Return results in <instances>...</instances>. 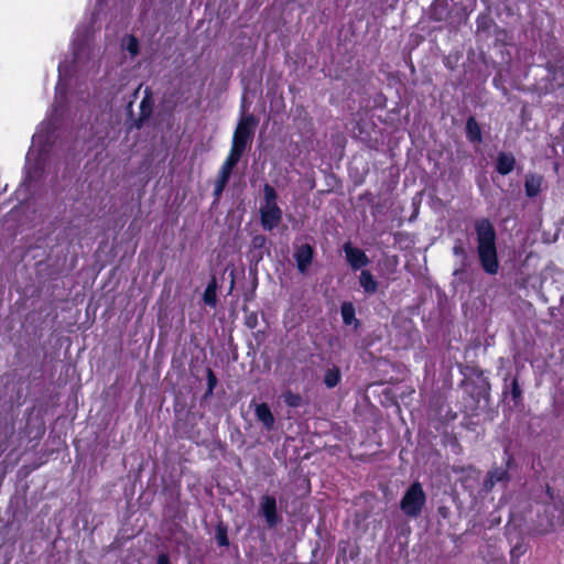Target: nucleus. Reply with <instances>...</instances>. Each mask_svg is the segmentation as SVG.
Wrapping results in <instances>:
<instances>
[{
  "label": "nucleus",
  "instance_id": "nucleus-21",
  "mask_svg": "<svg viewBox=\"0 0 564 564\" xmlns=\"http://www.w3.org/2000/svg\"><path fill=\"white\" fill-rule=\"evenodd\" d=\"M283 400H284L286 405L292 406V408L299 406L301 404V401H302V399H301V397L299 394H295V393H292V392L284 393Z\"/></svg>",
  "mask_w": 564,
  "mask_h": 564
},
{
  "label": "nucleus",
  "instance_id": "nucleus-28",
  "mask_svg": "<svg viewBox=\"0 0 564 564\" xmlns=\"http://www.w3.org/2000/svg\"><path fill=\"white\" fill-rule=\"evenodd\" d=\"M74 46H76V42L75 41H74ZM74 55H75V58H78L77 47H74Z\"/></svg>",
  "mask_w": 564,
  "mask_h": 564
},
{
  "label": "nucleus",
  "instance_id": "nucleus-8",
  "mask_svg": "<svg viewBox=\"0 0 564 564\" xmlns=\"http://www.w3.org/2000/svg\"><path fill=\"white\" fill-rule=\"evenodd\" d=\"M313 248L307 243L296 248L294 258L296 261V267L301 273H305L307 271L313 260Z\"/></svg>",
  "mask_w": 564,
  "mask_h": 564
},
{
  "label": "nucleus",
  "instance_id": "nucleus-2",
  "mask_svg": "<svg viewBox=\"0 0 564 564\" xmlns=\"http://www.w3.org/2000/svg\"><path fill=\"white\" fill-rule=\"evenodd\" d=\"M278 194L275 189L265 184L263 186V202L260 205V220L264 230L271 231L276 228L282 220V210L278 206Z\"/></svg>",
  "mask_w": 564,
  "mask_h": 564
},
{
  "label": "nucleus",
  "instance_id": "nucleus-20",
  "mask_svg": "<svg viewBox=\"0 0 564 564\" xmlns=\"http://www.w3.org/2000/svg\"><path fill=\"white\" fill-rule=\"evenodd\" d=\"M242 156V153H239L238 151L230 150V153L226 161L224 162L223 166L230 170L232 172L236 164L239 162L240 158Z\"/></svg>",
  "mask_w": 564,
  "mask_h": 564
},
{
  "label": "nucleus",
  "instance_id": "nucleus-16",
  "mask_svg": "<svg viewBox=\"0 0 564 564\" xmlns=\"http://www.w3.org/2000/svg\"><path fill=\"white\" fill-rule=\"evenodd\" d=\"M216 290H217V284H216L215 279H213L212 282L205 289V292L203 295L204 303L210 307H215L216 303H217Z\"/></svg>",
  "mask_w": 564,
  "mask_h": 564
},
{
  "label": "nucleus",
  "instance_id": "nucleus-23",
  "mask_svg": "<svg viewBox=\"0 0 564 564\" xmlns=\"http://www.w3.org/2000/svg\"><path fill=\"white\" fill-rule=\"evenodd\" d=\"M216 540H217V543L220 545V546H227L228 545V538H227V531L226 529L219 527L217 529V533H216Z\"/></svg>",
  "mask_w": 564,
  "mask_h": 564
},
{
  "label": "nucleus",
  "instance_id": "nucleus-13",
  "mask_svg": "<svg viewBox=\"0 0 564 564\" xmlns=\"http://www.w3.org/2000/svg\"><path fill=\"white\" fill-rule=\"evenodd\" d=\"M360 286L368 294H373L377 292L378 283L375 280L373 275L368 270H362L359 276Z\"/></svg>",
  "mask_w": 564,
  "mask_h": 564
},
{
  "label": "nucleus",
  "instance_id": "nucleus-7",
  "mask_svg": "<svg viewBox=\"0 0 564 564\" xmlns=\"http://www.w3.org/2000/svg\"><path fill=\"white\" fill-rule=\"evenodd\" d=\"M67 76V69L65 63H59L58 65V83L56 85L55 89V102L53 107V111L57 112L59 108L63 107L64 99H65V80Z\"/></svg>",
  "mask_w": 564,
  "mask_h": 564
},
{
  "label": "nucleus",
  "instance_id": "nucleus-9",
  "mask_svg": "<svg viewBox=\"0 0 564 564\" xmlns=\"http://www.w3.org/2000/svg\"><path fill=\"white\" fill-rule=\"evenodd\" d=\"M516 165V159L511 153L500 152L497 156L496 169L501 175L512 172Z\"/></svg>",
  "mask_w": 564,
  "mask_h": 564
},
{
  "label": "nucleus",
  "instance_id": "nucleus-10",
  "mask_svg": "<svg viewBox=\"0 0 564 564\" xmlns=\"http://www.w3.org/2000/svg\"><path fill=\"white\" fill-rule=\"evenodd\" d=\"M254 414L268 431L273 427L274 416L267 403L256 404Z\"/></svg>",
  "mask_w": 564,
  "mask_h": 564
},
{
  "label": "nucleus",
  "instance_id": "nucleus-25",
  "mask_svg": "<svg viewBox=\"0 0 564 564\" xmlns=\"http://www.w3.org/2000/svg\"><path fill=\"white\" fill-rule=\"evenodd\" d=\"M512 395L514 400L519 399L521 395V390L519 388L517 380H513L512 382Z\"/></svg>",
  "mask_w": 564,
  "mask_h": 564
},
{
  "label": "nucleus",
  "instance_id": "nucleus-19",
  "mask_svg": "<svg viewBox=\"0 0 564 564\" xmlns=\"http://www.w3.org/2000/svg\"><path fill=\"white\" fill-rule=\"evenodd\" d=\"M122 47L134 57L139 52L138 40L133 35H128L122 40Z\"/></svg>",
  "mask_w": 564,
  "mask_h": 564
},
{
  "label": "nucleus",
  "instance_id": "nucleus-24",
  "mask_svg": "<svg viewBox=\"0 0 564 564\" xmlns=\"http://www.w3.org/2000/svg\"><path fill=\"white\" fill-rule=\"evenodd\" d=\"M216 382H217V380H216L215 375L213 373V371H212V370H208V391H209V392H212V391H213V389H214V388H215V386H216Z\"/></svg>",
  "mask_w": 564,
  "mask_h": 564
},
{
  "label": "nucleus",
  "instance_id": "nucleus-12",
  "mask_svg": "<svg viewBox=\"0 0 564 564\" xmlns=\"http://www.w3.org/2000/svg\"><path fill=\"white\" fill-rule=\"evenodd\" d=\"M508 479V471L502 467L494 468L487 475L484 487L490 490L497 482L506 481Z\"/></svg>",
  "mask_w": 564,
  "mask_h": 564
},
{
  "label": "nucleus",
  "instance_id": "nucleus-11",
  "mask_svg": "<svg viewBox=\"0 0 564 564\" xmlns=\"http://www.w3.org/2000/svg\"><path fill=\"white\" fill-rule=\"evenodd\" d=\"M543 178L536 174H528L525 176L524 189L528 197H535L541 191Z\"/></svg>",
  "mask_w": 564,
  "mask_h": 564
},
{
  "label": "nucleus",
  "instance_id": "nucleus-4",
  "mask_svg": "<svg viewBox=\"0 0 564 564\" xmlns=\"http://www.w3.org/2000/svg\"><path fill=\"white\" fill-rule=\"evenodd\" d=\"M256 126L257 120L252 115L243 116L235 130L231 149L243 154L252 140Z\"/></svg>",
  "mask_w": 564,
  "mask_h": 564
},
{
  "label": "nucleus",
  "instance_id": "nucleus-5",
  "mask_svg": "<svg viewBox=\"0 0 564 564\" xmlns=\"http://www.w3.org/2000/svg\"><path fill=\"white\" fill-rule=\"evenodd\" d=\"M259 513L265 519L269 528H274L281 521L278 512L276 499L270 495H263L260 498Z\"/></svg>",
  "mask_w": 564,
  "mask_h": 564
},
{
  "label": "nucleus",
  "instance_id": "nucleus-22",
  "mask_svg": "<svg viewBox=\"0 0 564 564\" xmlns=\"http://www.w3.org/2000/svg\"><path fill=\"white\" fill-rule=\"evenodd\" d=\"M267 245V238L263 235H257L251 240V248L253 250H261Z\"/></svg>",
  "mask_w": 564,
  "mask_h": 564
},
{
  "label": "nucleus",
  "instance_id": "nucleus-17",
  "mask_svg": "<svg viewBox=\"0 0 564 564\" xmlns=\"http://www.w3.org/2000/svg\"><path fill=\"white\" fill-rule=\"evenodd\" d=\"M340 313H341L344 324L351 325L354 322H357L356 317H355L356 313H355V307H354L352 303L345 302L341 305Z\"/></svg>",
  "mask_w": 564,
  "mask_h": 564
},
{
  "label": "nucleus",
  "instance_id": "nucleus-14",
  "mask_svg": "<svg viewBox=\"0 0 564 564\" xmlns=\"http://www.w3.org/2000/svg\"><path fill=\"white\" fill-rule=\"evenodd\" d=\"M466 134L470 142H481V130L474 117H469L466 122Z\"/></svg>",
  "mask_w": 564,
  "mask_h": 564
},
{
  "label": "nucleus",
  "instance_id": "nucleus-3",
  "mask_svg": "<svg viewBox=\"0 0 564 564\" xmlns=\"http://www.w3.org/2000/svg\"><path fill=\"white\" fill-rule=\"evenodd\" d=\"M426 503V495L419 481L413 482L404 492L400 509L409 518H417Z\"/></svg>",
  "mask_w": 564,
  "mask_h": 564
},
{
  "label": "nucleus",
  "instance_id": "nucleus-6",
  "mask_svg": "<svg viewBox=\"0 0 564 564\" xmlns=\"http://www.w3.org/2000/svg\"><path fill=\"white\" fill-rule=\"evenodd\" d=\"M343 249L352 270H359L369 263L367 254L361 249L352 247L350 242H346Z\"/></svg>",
  "mask_w": 564,
  "mask_h": 564
},
{
  "label": "nucleus",
  "instance_id": "nucleus-26",
  "mask_svg": "<svg viewBox=\"0 0 564 564\" xmlns=\"http://www.w3.org/2000/svg\"><path fill=\"white\" fill-rule=\"evenodd\" d=\"M156 564H170V558L166 554H160Z\"/></svg>",
  "mask_w": 564,
  "mask_h": 564
},
{
  "label": "nucleus",
  "instance_id": "nucleus-1",
  "mask_svg": "<svg viewBox=\"0 0 564 564\" xmlns=\"http://www.w3.org/2000/svg\"><path fill=\"white\" fill-rule=\"evenodd\" d=\"M475 230L478 241V257L480 264L486 273L497 274L499 262L496 248V231L488 219L477 220Z\"/></svg>",
  "mask_w": 564,
  "mask_h": 564
},
{
  "label": "nucleus",
  "instance_id": "nucleus-15",
  "mask_svg": "<svg viewBox=\"0 0 564 564\" xmlns=\"http://www.w3.org/2000/svg\"><path fill=\"white\" fill-rule=\"evenodd\" d=\"M230 175H231V171L221 165L220 171L217 176V180L215 182L214 195L216 197H219L221 195V193L224 192V189L230 178Z\"/></svg>",
  "mask_w": 564,
  "mask_h": 564
},
{
  "label": "nucleus",
  "instance_id": "nucleus-27",
  "mask_svg": "<svg viewBox=\"0 0 564 564\" xmlns=\"http://www.w3.org/2000/svg\"><path fill=\"white\" fill-rule=\"evenodd\" d=\"M453 251H454L455 254H463L464 253V249H463L462 246H455Z\"/></svg>",
  "mask_w": 564,
  "mask_h": 564
},
{
  "label": "nucleus",
  "instance_id": "nucleus-18",
  "mask_svg": "<svg viewBox=\"0 0 564 564\" xmlns=\"http://www.w3.org/2000/svg\"><path fill=\"white\" fill-rule=\"evenodd\" d=\"M341 375L337 367L328 369L324 377V382L327 388L336 387L340 381Z\"/></svg>",
  "mask_w": 564,
  "mask_h": 564
}]
</instances>
